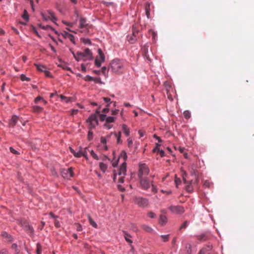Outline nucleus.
Segmentation results:
<instances>
[{
  "label": "nucleus",
  "mask_w": 254,
  "mask_h": 254,
  "mask_svg": "<svg viewBox=\"0 0 254 254\" xmlns=\"http://www.w3.org/2000/svg\"><path fill=\"white\" fill-rule=\"evenodd\" d=\"M73 56L77 61L83 60L84 61L91 60L93 59V55L91 51L86 48L83 52H77L76 54L72 52Z\"/></svg>",
  "instance_id": "obj_1"
},
{
  "label": "nucleus",
  "mask_w": 254,
  "mask_h": 254,
  "mask_svg": "<svg viewBox=\"0 0 254 254\" xmlns=\"http://www.w3.org/2000/svg\"><path fill=\"white\" fill-rule=\"evenodd\" d=\"M112 71L117 74H122L124 69L123 63L118 59H115L110 64Z\"/></svg>",
  "instance_id": "obj_2"
},
{
  "label": "nucleus",
  "mask_w": 254,
  "mask_h": 254,
  "mask_svg": "<svg viewBox=\"0 0 254 254\" xmlns=\"http://www.w3.org/2000/svg\"><path fill=\"white\" fill-rule=\"evenodd\" d=\"M132 201L140 207L144 208L148 205V200L140 196H134L132 198Z\"/></svg>",
  "instance_id": "obj_3"
},
{
  "label": "nucleus",
  "mask_w": 254,
  "mask_h": 254,
  "mask_svg": "<svg viewBox=\"0 0 254 254\" xmlns=\"http://www.w3.org/2000/svg\"><path fill=\"white\" fill-rule=\"evenodd\" d=\"M121 155L123 156L125 162L120 166L119 170L118 175H125L127 171V165L125 161L127 159V155L125 151H122Z\"/></svg>",
  "instance_id": "obj_4"
},
{
  "label": "nucleus",
  "mask_w": 254,
  "mask_h": 254,
  "mask_svg": "<svg viewBox=\"0 0 254 254\" xmlns=\"http://www.w3.org/2000/svg\"><path fill=\"white\" fill-rule=\"evenodd\" d=\"M98 55L96 57L95 61V64L97 67H100L101 64L105 61V56L101 49L98 50Z\"/></svg>",
  "instance_id": "obj_5"
},
{
  "label": "nucleus",
  "mask_w": 254,
  "mask_h": 254,
  "mask_svg": "<svg viewBox=\"0 0 254 254\" xmlns=\"http://www.w3.org/2000/svg\"><path fill=\"white\" fill-rule=\"evenodd\" d=\"M87 122L89 123V128L90 130L95 128L98 124L97 118L95 115H92L90 116L87 120Z\"/></svg>",
  "instance_id": "obj_6"
},
{
  "label": "nucleus",
  "mask_w": 254,
  "mask_h": 254,
  "mask_svg": "<svg viewBox=\"0 0 254 254\" xmlns=\"http://www.w3.org/2000/svg\"><path fill=\"white\" fill-rule=\"evenodd\" d=\"M47 13L48 14H46V13H44L43 12L41 13L43 19L45 21L50 20L52 21L53 22L55 23L57 20V18L55 17L54 12L51 10H48L47 11Z\"/></svg>",
  "instance_id": "obj_7"
},
{
  "label": "nucleus",
  "mask_w": 254,
  "mask_h": 254,
  "mask_svg": "<svg viewBox=\"0 0 254 254\" xmlns=\"http://www.w3.org/2000/svg\"><path fill=\"white\" fill-rule=\"evenodd\" d=\"M140 185L142 189L147 190L151 186V182L147 178H140Z\"/></svg>",
  "instance_id": "obj_8"
},
{
  "label": "nucleus",
  "mask_w": 254,
  "mask_h": 254,
  "mask_svg": "<svg viewBox=\"0 0 254 254\" xmlns=\"http://www.w3.org/2000/svg\"><path fill=\"white\" fill-rule=\"evenodd\" d=\"M19 225L21 226L24 231H25L28 233L33 234L34 232V230L33 227L30 226L28 222L26 221L21 220L19 222Z\"/></svg>",
  "instance_id": "obj_9"
},
{
  "label": "nucleus",
  "mask_w": 254,
  "mask_h": 254,
  "mask_svg": "<svg viewBox=\"0 0 254 254\" xmlns=\"http://www.w3.org/2000/svg\"><path fill=\"white\" fill-rule=\"evenodd\" d=\"M149 172V169L145 164H142L139 165V172L138 174L139 178H143V176L148 175Z\"/></svg>",
  "instance_id": "obj_10"
},
{
  "label": "nucleus",
  "mask_w": 254,
  "mask_h": 254,
  "mask_svg": "<svg viewBox=\"0 0 254 254\" xmlns=\"http://www.w3.org/2000/svg\"><path fill=\"white\" fill-rule=\"evenodd\" d=\"M169 209L172 212L176 214H181L185 212L184 207L181 206L172 205L169 207Z\"/></svg>",
  "instance_id": "obj_11"
},
{
  "label": "nucleus",
  "mask_w": 254,
  "mask_h": 254,
  "mask_svg": "<svg viewBox=\"0 0 254 254\" xmlns=\"http://www.w3.org/2000/svg\"><path fill=\"white\" fill-rule=\"evenodd\" d=\"M73 175L74 173L71 167L67 169H64L62 172V176L64 178L69 179L73 177Z\"/></svg>",
  "instance_id": "obj_12"
},
{
  "label": "nucleus",
  "mask_w": 254,
  "mask_h": 254,
  "mask_svg": "<svg viewBox=\"0 0 254 254\" xmlns=\"http://www.w3.org/2000/svg\"><path fill=\"white\" fill-rule=\"evenodd\" d=\"M123 233L125 239L129 244L131 248V249H133V248L131 245V244L132 243V241L131 239V236L126 231H123Z\"/></svg>",
  "instance_id": "obj_13"
},
{
  "label": "nucleus",
  "mask_w": 254,
  "mask_h": 254,
  "mask_svg": "<svg viewBox=\"0 0 254 254\" xmlns=\"http://www.w3.org/2000/svg\"><path fill=\"white\" fill-rule=\"evenodd\" d=\"M167 222V218L165 215H160L159 223L162 226L165 225Z\"/></svg>",
  "instance_id": "obj_14"
},
{
  "label": "nucleus",
  "mask_w": 254,
  "mask_h": 254,
  "mask_svg": "<svg viewBox=\"0 0 254 254\" xmlns=\"http://www.w3.org/2000/svg\"><path fill=\"white\" fill-rule=\"evenodd\" d=\"M17 121L18 117L15 115L13 116L9 122V125L12 127H14L15 126Z\"/></svg>",
  "instance_id": "obj_15"
},
{
  "label": "nucleus",
  "mask_w": 254,
  "mask_h": 254,
  "mask_svg": "<svg viewBox=\"0 0 254 254\" xmlns=\"http://www.w3.org/2000/svg\"><path fill=\"white\" fill-rule=\"evenodd\" d=\"M1 236L3 238H5L6 241L10 242L12 241V238L11 236V235H9L8 234V233L6 232H2L1 234Z\"/></svg>",
  "instance_id": "obj_16"
},
{
  "label": "nucleus",
  "mask_w": 254,
  "mask_h": 254,
  "mask_svg": "<svg viewBox=\"0 0 254 254\" xmlns=\"http://www.w3.org/2000/svg\"><path fill=\"white\" fill-rule=\"evenodd\" d=\"M87 25L86 19L84 18L81 17L79 21V28H82L86 27Z\"/></svg>",
  "instance_id": "obj_17"
},
{
  "label": "nucleus",
  "mask_w": 254,
  "mask_h": 254,
  "mask_svg": "<svg viewBox=\"0 0 254 254\" xmlns=\"http://www.w3.org/2000/svg\"><path fill=\"white\" fill-rule=\"evenodd\" d=\"M32 111L35 113H39L43 111V108L38 106H33L32 107Z\"/></svg>",
  "instance_id": "obj_18"
},
{
  "label": "nucleus",
  "mask_w": 254,
  "mask_h": 254,
  "mask_svg": "<svg viewBox=\"0 0 254 254\" xmlns=\"http://www.w3.org/2000/svg\"><path fill=\"white\" fill-rule=\"evenodd\" d=\"M70 150L71 152L74 155L75 157H80L82 155H84V154L80 151L76 152L73 149L70 147Z\"/></svg>",
  "instance_id": "obj_19"
},
{
  "label": "nucleus",
  "mask_w": 254,
  "mask_h": 254,
  "mask_svg": "<svg viewBox=\"0 0 254 254\" xmlns=\"http://www.w3.org/2000/svg\"><path fill=\"white\" fill-rule=\"evenodd\" d=\"M122 129L124 132V133L126 135V136H128L130 133V130L129 128L126 125L124 124L122 126Z\"/></svg>",
  "instance_id": "obj_20"
},
{
  "label": "nucleus",
  "mask_w": 254,
  "mask_h": 254,
  "mask_svg": "<svg viewBox=\"0 0 254 254\" xmlns=\"http://www.w3.org/2000/svg\"><path fill=\"white\" fill-rule=\"evenodd\" d=\"M34 65L36 67L37 70L40 71H45V69H46V66L44 65L39 64H34Z\"/></svg>",
  "instance_id": "obj_21"
},
{
  "label": "nucleus",
  "mask_w": 254,
  "mask_h": 254,
  "mask_svg": "<svg viewBox=\"0 0 254 254\" xmlns=\"http://www.w3.org/2000/svg\"><path fill=\"white\" fill-rule=\"evenodd\" d=\"M197 237V239L201 242L205 241L207 239V237L205 234H202L200 235H199Z\"/></svg>",
  "instance_id": "obj_22"
},
{
  "label": "nucleus",
  "mask_w": 254,
  "mask_h": 254,
  "mask_svg": "<svg viewBox=\"0 0 254 254\" xmlns=\"http://www.w3.org/2000/svg\"><path fill=\"white\" fill-rule=\"evenodd\" d=\"M38 26L44 30H51L52 31L55 30L54 28H53L51 26H50V25H47L46 26H43L41 24H38Z\"/></svg>",
  "instance_id": "obj_23"
},
{
  "label": "nucleus",
  "mask_w": 254,
  "mask_h": 254,
  "mask_svg": "<svg viewBox=\"0 0 254 254\" xmlns=\"http://www.w3.org/2000/svg\"><path fill=\"white\" fill-rule=\"evenodd\" d=\"M88 218L90 224L92 225L93 227L97 228V225L96 223L92 219L91 216L90 215H88Z\"/></svg>",
  "instance_id": "obj_24"
},
{
  "label": "nucleus",
  "mask_w": 254,
  "mask_h": 254,
  "mask_svg": "<svg viewBox=\"0 0 254 254\" xmlns=\"http://www.w3.org/2000/svg\"><path fill=\"white\" fill-rule=\"evenodd\" d=\"M114 134L115 136L117 138V143H119L121 141V132H119L118 134H117L116 132H111V135Z\"/></svg>",
  "instance_id": "obj_25"
},
{
  "label": "nucleus",
  "mask_w": 254,
  "mask_h": 254,
  "mask_svg": "<svg viewBox=\"0 0 254 254\" xmlns=\"http://www.w3.org/2000/svg\"><path fill=\"white\" fill-rule=\"evenodd\" d=\"M99 167L101 171H102L103 172H105L107 168V166L106 164L101 162L99 164Z\"/></svg>",
  "instance_id": "obj_26"
},
{
  "label": "nucleus",
  "mask_w": 254,
  "mask_h": 254,
  "mask_svg": "<svg viewBox=\"0 0 254 254\" xmlns=\"http://www.w3.org/2000/svg\"><path fill=\"white\" fill-rule=\"evenodd\" d=\"M42 248L41 245L39 243L37 244V245H36V253H37V254H41L42 253Z\"/></svg>",
  "instance_id": "obj_27"
},
{
  "label": "nucleus",
  "mask_w": 254,
  "mask_h": 254,
  "mask_svg": "<svg viewBox=\"0 0 254 254\" xmlns=\"http://www.w3.org/2000/svg\"><path fill=\"white\" fill-rule=\"evenodd\" d=\"M11 248L15 251V254H19L20 253L19 249L17 248V245L16 244H13L11 246Z\"/></svg>",
  "instance_id": "obj_28"
},
{
  "label": "nucleus",
  "mask_w": 254,
  "mask_h": 254,
  "mask_svg": "<svg viewBox=\"0 0 254 254\" xmlns=\"http://www.w3.org/2000/svg\"><path fill=\"white\" fill-rule=\"evenodd\" d=\"M60 97L62 100H64L65 102L68 103L70 101V98L66 97L63 95H60Z\"/></svg>",
  "instance_id": "obj_29"
},
{
  "label": "nucleus",
  "mask_w": 254,
  "mask_h": 254,
  "mask_svg": "<svg viewBox=\"0 0 254 254\" xmlns=\"http://www.w3.org/2000/svg\"><path fill=\"white\" fill-rule=\"evenodd\" d=\"M170 235H161L160 237L164 242H166L169 241Z\"/></svg>",
  "instance_id": "obj_30"
},
{
  "label": "nucleus",
  "mask_w": 254,
  "mask_h": 254,
  "mask_svg": "<svg viewBox=\"0 0 254 254\" xmlns=\"http://www.w3.org/2000/svg\"><path fill=\"white\" fill-rule=\"evenodd\" d=\"M115 118L113 117H108L106 119V122L111 124L115 121Z\"/></svg>",
  "instance_id": "obj_31"
},
{
  "label": "nucleus",
  "mask_w": 254,
  "mask_h": 254,
  "mask_svg": "<svg viewBox=\"0 0 254 254\" xmlns=\"http://www.w3.org/2000/svg\"><path fill=\"white\" fill-rule=\"evenodd\" d=\"M81 41L85 44H91V42L90 39L87 38H82L81 39Z\"/></svg>",
  "instance_id": "obj_32"
},
{
  "label": "nucleus",
  "mask_w": 254,
  "mask_h": 254,
  "mask_svg": "<svg viewBox=\"0 0 254 254\" xmlns=\"http://www.w3.org/2000/svg\"><path fill=\"white\" fill-rule=\"evenodd\" d=\"M184 117L186 119H188L190 117V113L189 111H185L183 113Z\"/></svg>",
  "instance_id": "obj_33"
},
{
  "label": "nucleus",
  "mask_w": 254,
  "mask_h": 254,
  "mask_svg": "<svg viewBox=\"0 0 254 254\" xmlns=\"http://www.w3.org/2000/svg\"><path fill=\"white\" fill-rule=\"evenodd\" d=\"M22 18L26 21H28L29 19V15L26 10H24V11L23 14L22 15Z\"/></svg>",
  "instance_id": "obj_34"
},
{
  "label": "nucleus",
  "mask_w": 254,
  "mask_h": 254,
  "mask_svg": "<svg viewBox=\"0 0 254 254\" xmlns=\"http://www.w3.org/2000/svg\"><path fill=\"white\" fill-rule=\"evenodd\" d=\"M142 228L143 230L148 232H151L152 230V229L150 227L146 225L142 226Z\"/></svg>",
  "instance_id": "obj_35"
},
{
  "label": "nucleus",
  "mask_w": 254,
  "mask_h": 254,
  "mask_svg": "<svg viewBox=\"0 0 254 254\" xmlns=\"http://www.w3.org/2000/svg\"><path fill=\"white\" fill-rule=\"evenodd\" d=\"M128 40L130 43H133L136 40V37L133 36H130V37H128Z\"/></svg>",
  "instance_id": "obj_36"
},
{
  "label": "nucleus",
  "mask_w": 254,
  "mask_h": 254,
  "mask_svg": "<svg viewBox=\"0 0 254 254\" xmlns=\"http://www.w3.org/2000/svg\"><path fill=\"white\" fill-rule=\"evenodd\" d=\"M151 186H152V191L154 193H156L157 192V189L156 188V186L153 185L152 181L151 182Z\"/></svg>",
  "instance_id": "obj_37"
},
{
  "label": "nucleus",
  "mask_w": 254,
  "mask_h": 254,
  "mask_svg": "<svg viewBox=\"0 0 254 254\" xmlns=\"http://www.w3.org/2000/svg\"><path fill=\"white\" fill-rule=\"evenodd\" d=\"M20 79L22 81H29L30 79L27 77L24 74H21L20 76Z\"/></svg>",
  "instance_id": "obj_38"
},
{
  "label": "nucleus",
  "mask_w": 254,
  "mask_h": 254,
  "mask_svg": "<svg viewBox=\"0 0 254 254\" xmlns=\"http://www.w3.org/2000/svg\"><path fill=\"white\" fill-rule=\"evenodd\" d=\"M62 22L64 24H65V25H67V26H69L70 27H72L73 26V23L68 22H67V21H64V20H63Z\"/></svg>",
  "instance_id": "obj_39"
},
{
  "label": "nucleus",
  "mask_w": 254,
  "mask_h": 254,
  "mask_svg": "<svg viewBox=\"0 0 254 254\" xmlns=\"http://www.w3.org/2000/svg\"><path fill=\"white\" fill-rule=\"evenodd\" d=\"M188 225V222L186 221L181 226L180 229H185L186 228Z\"/></svg>",
  "instance_id": "obj_40"
},
{
  "label": "nucleus",
  "mask_w": 254,
  "mask_h": 254,
  "mask_svg": "<svg viewBox=\"0 0 254 254\" xmlns=\"http://www.w3.org/2000/svg\"><path fill=\"white\" fill-rule=\"evenodd\" d=\"M75 228L76 229L77 231H81L82 230V226L81 225L78 224V223H76L75 224Z\"/></svg>",
  "instance_id": "obj_41"
},
{
  "label": "nucleus",
  "mask_w": 254,
  "mask_h": 254,
  "mask_svg": "<svg viewBox=\"0 0 254 254\" xmlns=\"http://www.w3.org/2000/svg\"><path fill=\"white\" fill-rule=\"evenodd\" d=\"M104 127L107 129H109L112 127L113 125H111L110 123L106 122L104 124Z\"/></svg>",
  "instance_id": "obj_42"
},
{
  "label": "nucleus",
  "mask_w": 254,
  "mask_h": 254,
  "mask_svg": "<svg viewBox=\"0 0 254 254\" xmlns=\"http://www.w3.org/2000/svg\"><path fill=\"white\" fill-rule=\"evenodd\" d=\"M32 30L35 33V34L39 37H41V36L39 34L36 28L33 25L31 26Z\"/></svg>",
  "instance_id": "obj_43"
},
{
  "label": "nucleus",
  "mask_w": 254,
  "mask_h": 254,
  "mask_svg": "<svg viewBox=\"0 0 254 254\" xmlns=\"http://www.w3.org/2000/svg\"><path fill=\"white\" fill-rule=\"evenodd\" d=\"M147 216L151 218H154L156 217L155 214L151 211L147 213Z\"/></svg>",
  "instance_id": "obj_44"
},
{
  "label": "nucleus",
  "mask_w": 254,
  "mask_h": 254,
  "mask_svg": "<svg viewBox=\"0 0 254 254\" xmlns=\"http://www.w3.org/2000/svg\"><path fill=\"white\" fill-rule=\"evenodd\" d=\"M9 150L10 151V152L11 153H12L13 154H16V155H18L19 154V153L16 150H15L13 148H12V147H10L9 148Z\"/></svg>",
  "instance_id": "obj_45"
},
{
  "label": "nucleus",
  "mask_w": 254,
  "mask_h": 254,
  "mask_svg": "<svg viewBox=\"0 0 254 254\" xmlns=\"http://www.w3.org/2000/svg\"><path fill=\"white\" fill-rule=\"evenodd\" d=\"M0 254H8V251L5 249H0Z\"/></svg>",
  "instance_id": "obj_46"
},
{
  "label": "nucleus",
  "mask_w": 254,
  "mask_h": 254,
  "mask_svg": "<svg viewBox=\"0 0 254 254\" xmlns=\"http://www.w3.org/2000/svg\"><path fill=\"white\" fill-rule=\"evenodd\" d=\"M93 77L90 76V75H86V77H85V80L86 81H93Z\"/></svg>",
  "instance_id": "obj_47"
},
{
  "label": "nucleus",
  "mask_w": 254,
  "mask_h": 254,
  "mask_svg": "<svg viewBox=\"0 0 254 254\" xmlns=\"http://www.w3.org/2000/svg\"><path fill=\"white\" fill-rule=\"evenodd\" d=\"M127 145L129 147H130L132 144V140L131 138H128L127 140Z\"/></svg>",
  "instance_id": "obj_48"
},
{
  "label": "nucleus",
  "mask_w": 254,
  "mask_h": 254,
  "mask_svg": "<svg viewBox=\"0 0 254 254\" xmlns=\"http://www.w3.org/2000/svg\"><path fill=\"white\" fill-rule=\"evenodd\" d=\"M42 100H43L42 97H41V96H38L35 98V99L34 100V102L35 104H38L39 101Z\"/></svg>",
  "instance_id": "obj_49"
},
{
  "label": "nucleus",
  "mask_w": 254,
  "mask_h": 254,
  "mask_svg": "<svg viewBox=\"0 0 254 254\" xmlns=\"http://www.w3.org/2000/svg\"><path fill=\"white\" fill-rule=\"evenodd\" d=\"M54 224H55V226L56 228H59L61 226L60 222L58 220H56V219L54 221Z\"/></svg>",
  "instance_id": "obj_50"
},
{
  "label": "nucleus",
  "mask_w": 254,
  "mask_h": 254,
  "mask_svg": "<svg viewBox=\"0 0 254 254\" xmlns=\"http://www.w3.org/2000/svg\"><path fill=\"white\" fill-rule=\"evenodd\" d=\"M91 155L93 157V158H94L95 159H96V160L98 159V157L96 153H95L93 151H91Z\"/></svg>",
  "instance_id": "obj_51"
},
{
  "label": "nucleus",
  "mask_w": 254,
  "mask_h": 254,
  "mask_svg": "<svg viewBox=\"0 0 254 254\" xmlns=\"http://www.w3.org/2000/svg\"><path fill=\"white\" fill-rule=\"evenodd\" d=\"M93 81H94L95 83H102V82L101 81V79L99 77H95V78L93 77Z\"/></svg>",
  "instance_id": "obj_52"
},
{
  "label": "nucleus",
  "mask_w": 254,
  "mask_h": 254,
  "mask_svg": "<svg viewBox=\"0 0 254 254\" xmlns=\"http://www.w3.org/2000/svg\"><path fill=\"white\" fill-rule=\"evenodd\" d=\"M93 134V133L92 131H91V130L89 131L88 134V137L89 140H91L92 138Z\"/></svg>",
  "instance_id": "obj_53"
},
{
  "label": "nucleus",
  "mask_w": 254,
  "mask_h": 254,
  "mask_svg": "<svg viewBox=\"0 0 254 254\" xmlns=\"http://www.w3.org/2000/svg\"><path fill=\"white\" fill-rule=\"evenodd\" d=\"M203 185L206 187L209 188L210 187L211 184L209 182L205 181L203 184Z\"/></svg>",
  "instance_id": "obj_54"
},
{
  "label": "nucleus",
  "mask_w": 254,
  "mask_h": 254,
  "mask_svg": "<svg viewBox=\"0 0 254 254\" xmlns=\"http://www.w3.org/2000/svg\"><path fill=\"white\" fill-rule=\"evenodd\" d=\"M106 70H107V68L106 66H103L102 67L101 71H102V73L105 75L106 74Z\"/></svg>",
  "instance_id": "obj_55"
},
{
  "label": "nucleus",
  "mask_w": 254,
  "mask_h": 254,
  "mask_svg": "<svg viewBox=\"0 0 254 254\" xmlns=\"http://www.w3.org/2000/svg\"><path fill=\"white\" fill-rule=\"evenodd\" d=\"M153 137H154V138H155L156 139H157V140L159 141V142H162V139L160 138V137H159V136H158L157 135L154 134V135H153Z\"/></svg>",
  "instance_id": "obj_56"
},
{
  "label": "nucleus",
  "mask_w": 254,
  "mask_h": 254,
  "mask_svg": "<svg viewBox=\"0 0 254 254\" xmlns=\"http://www.w3.org/2000/svg\"><path fill=\"white\" fill-rule=\"evenodd\" d=\"M138 31L137 30L135 31L134 29V27H133L132 36L135 37H136L137 35L138 34Z\"/></svg>",
  "instance_id": "obj_57"
},
{
  "label": "nucleus",
  "mask_w": 254,
  "mask_h": 254,
  "mask_svg": "<svg viewBox=\"0 0 254 254\" xmlns=\"http://www.w3.org/2000/svg\"><path fill=\"white\" fill-rule=\"evenodd\" d=\"M104 101L106 102V103H111V99L109 98H107V97H103V98Z\"/></svg>",
  "instance_id": "obj_58"
},
{
  "label": "nucleus",
  "mask_w": 254,
  "mask_h": 254,
  "mask_svg": "<svg viewBox=\"0 0 254 254\" xmlns=\"http://www.w3.org/2000/svg\"><path fill=\"white\" fill-rule=\"evenodd\" d=\"M186 190L189 192H191L192 191V188L190 185H189L186 186Z\"/></svg>",
  "instance_id": "obj_59"
},
{
  "label": "nucleus",
  "mask_w": 254,
  "mask_h": 254,
  "mask_svg": "<svg viewBox=\"0 0 254 254\" xmlns=\"http://www.w3.org/2000/svg\"><path fill=\"white\" fill-rule=\"evenodd\" d=\"M78 111V110L77 109H73L71 111V115H75L77 113Z\"/></svg>",
  "instance_id": "obj_60"
},
{
  "label": "nucleus",
  "mask_w": 254,
  "mask_h": 254,
  "mask_svg": "<svg viewBox=\"0 0 254 254\" xmlns=\"http://www.w3.org/2000/svg\"><path fill=\"white\" fill-rule=\"evenodd\" d=\"M106 139L104 137H101V142L103 144H106Z\"/></svg>",
  "instance_id": "obj_61"
},
{
  "label": "nucleus",
  "mask_w": 254,
  "mask_h": 254,
  "mask_svg": "<svg viewBox=\"0 0 254 254\" xmlns=\"http://www.w3.org/2000/svg\"><path fill=\"white\" fill-rule=\"evenodd\" d=\"M81 68L82 71H83L84 72H86V68L85 66L83 64H82L81 65Z\"/></svg>",
  "instance_id": "obj_62"
},
{
  "label": "nucleus",
  "mask_w": 254,
  "mask_h": 254,
  "mask_svg": "<svg viewBox=\"0 0 254 254\" xmlns=\"http://www.w3.org/2000/svg\"><path fill=\"white\" fill-rule=\"evenodd\" d=\"M138 133L140 135V137H143L144 135V133H145V132L144 131H142L141 130H139L138 131Z\"/></svg>",
  "instance_id": "obj_63"
},
{
  "label": "nucleus",
  "mask_w": 254,
  "mask_h": 254,
  "mask_svg": "<svg viewBox=\"0 0 254 254\" xmlns=\"http://www.w3.org/2000/svg\"><path fill=\"white\" fill-rule=\"evenodd\" d=\"M106 115H100V119L101 121H103L105 120H106Z\"/></svg>",
  "instance_id": "obj_64"
}]
</instances>
